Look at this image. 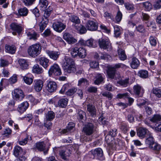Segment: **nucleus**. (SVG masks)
<instances>
[{
	"label": "nucleus",
	"mask_w": 161,
	"mask_h": 161,
	"mask_svg": "<svg viewBox=\"0 0 161 161\" xmlns=\"http://www.w3.org/2000/svg\"><path fill=\"white\" fill-rule=\"evenodd\" d=\"M62 67L64 72L67 73H74L76 71L74 61L67 56H65Z\"/></svg>",
	"instance_id": "nucleus-1"
},
{
	"label": "nucleus",
	"mask_w": 161,
	"mask_h": 161,
	"mask_svg": "<svg viewBox=\"0 0 161 161\" xmlns=\"http://www.w3.org/2000/svg\"><path fill=\"white\" fill-rule=\"evenodd\" d=\"M41 50L40 45L36 43L29 46L27 49V52L30 56L35 58L41 53Z\"/></svg>",
	"instance_id": "nucleus-2"
},
{
	"label": "nucleus",
	"mask_w": 161,
	"mask_h": 161,
	"mask_svg": "<svg viewBox=\"0 0 161 161\" xmlns=\"http://www.w3.org/2000/svg\"><path fill=\"white\" fill-rule=\"evenodd\" d=\"M59 155L63 159L66 160L71 153L72 150L69 147H62L58 148Z\"/></svg>",
	"instance_id": "nucleus-3"
},
{
	"label": "nucleus",
	"mask_w": 161,
	"mask_h": 161,
	"mask_svg": "<svg viewBox=\"0 0 161 161\" xmlns=\"http://www.w3.org/2000/svg\"><path fill=\"white\" fill-rule=\"evenodd\" d=\"M99 47L103 50H107L108 51H110L112 47L109 39L107 38L99 39L98 41Z\"/></svg>",
	"instance_id": "nucleus-4"
},
{
	"label": "nucleus",
	"mask_w": 161,
	"mask_h": 161,
	"mask_svg": "<svg viewBox=\"0 0 161 161\" xmlns=\"http://www.w3.org/2000/svg\"><path fill=\"white\" fill-rule=\"evenodd\" d=\"M51 13V10H48V8L45 11L44 14V18H43L42 20L39 24L40 30L41 32L43 31L46 27L48 23L47 18L50 15Z\"/></svg>",
	"instance_id": "nucleus-5"
},
{
	"label": "nucleus",
	"mask_w": 161,
	"mask_h": 161,
	"mask_svg": "<svg viewBox=\"0 0 161 161\" xmlns=\"http://www.w3.org/2000/svg\"><path fill=\"white\" fill-rule=\"evenodd\" d=\"M95 130V125L90 122L85 124L83 128V131L87 136H91Z\"/></svg>",
	"instance_id": "nucleus-6"
},
{
	"label": "nucleus",
	"mask_w": 161,
	"mask_h": 161,
	"mask_svg": "<svg viewBox=\"0 0 161 161\" xmlns=\"http://www.w3.org/2000/svg\"><path fill=\"white\" fill-rule=\"evenodd\" d=\"M62 74L60 68L58 64H54L51 66L48 70V74L49 76L52 75H60Z\"/></svg>",
	"instance_id": "nucleus-7"
},
{
	"label": "nucleus",
	"mask_w": 161,
	"mask_h": 161,
	"mask_svg": "<svg viewBox=\"0 0 161 161\" xmlns=\"http://www.w3.org/2000/svg\"><path fill=\"white\" fill-rule=\"evenodd\" d=\"M43 82L40 79L35 80L34 81L32 87L36 92H40L43 86Z\"/></svg>",
	"instance_id": "nucleus-8"
},
{
	"label": "nucleus",
	"mask_w": 161,
	"mask_h": 161,
	"mask_svg": "<svg viewBox=\"0 0 161 161\" xmlns=\"http://www.w3.org/2000/svg\"><path fill=\"white\" fill-rule=\"evenodd\" d=\"M22 153V149L21 147L17 146L14 148V154L16 157H19V158L17 159L18 161H19L18 160L22 161L25 159V156H20Z\"/></svg>",
	"instance_id": "nucleus-9"
},
{
	"label": "nucleus",
	"mask_w": 161,
	"mask_h": 161,
	"mask_svg": "<svg viewBox=\"0 0 161 161\" xmlns=\"http://www.w3.org/2000/svg\"><path fill=\"white\" fill-rule=\"evenodd\" d=\"M53 27L55 31L61 32L65 29L66 25L61 22L58 21L54 23L53 25Z\"/></svg>",
	"instance_id": "nucleus-10"
},
{
	"label": "nucleus",
	"mask_w": 161,
	"mask_h": 161,
	"mask_svg": "<svg viewBox=\"0 0 161 161\" xmlns=\"http://www.w3.org/2000/svg\"><path fill=\"white\" fill-rule=\"evenodd\" d=\"M85 26L88 30L91 31H96L98 28L97 23L92 20H88L87 21Z\"/></svg>",
	"instance_id": "nucleus-11"
},
{
	"label": "nucleus",
	"mask_w": 161,
	"mask_h": 161,
	"mask_svg": "<svg viewBox=\"0 0 161 161\" xmlns=\"http://www.w3.org/2000/svg\"><path fill=\"white\" fill-rule=\"evenodd\" d=\"M133 89V92L136 96L138 97H141L142 96L144 91L141 86L137 84L134 86Z\"/></svg>",
	"instance_id": "nucleus-12"
},
{
	"label": "nucleus",
	"mask_w": 161,
	"mask_h": 161,
	"mask_svg": "<svg viewBox=\"0 0 161 161\" xmlns=\"http://www.w3.org/2000/svg\"><path fill=\"white\" fill-rule=\"evenodd\" d=\"M36 61L45 69H46L49 65V60L44 57L38 58L36 59Z\"/></svg>",
	"instance_id": "nucleus-13"
},
{
	"label": "nucleus",
	"mask_w": 161,
	"mask_h": 161,
	"mask_svg": "<svg viewBox=\"0 0 161 161\" xmlns=\"http://www.w3.org/2000/svg\"><path fill=\"white\" fill-rule=\"evenodd\" d=\"M13 95L14 97L17 100L20 101L22 100L25 96L22 91L19 89H16L14 90Z\"/></svg>",
	"instance_id": "nucleus-14"
},
{
	"label": "nucleus",
	"mask_w": 161,
	"mask_h": 161,
	"mask_svg": "<svg viewBox=\"0 0 161 161\" xmlns=\"http://www.w3.org/2000/svg\"><path fill=\"white\" fill-rule=\"evenodd\" d=\"M26 33L29 39L30 40L36 41L40 36L39 34L34 30L27 31Z\"/></svg>",
	"instance_id": "nucleus-15"
},
{
	"label": "nucleus",
	"mask_w": 161,
	"mask_h": 161,
	"mask_svg": "<svg viewBox=\"0 0 161 161\" xmlns=\"http://www.w3.org/2000/svg\"><path fill=\"white\" fill-rule=\"evenodd\" d=\"M46 86L47 90L50 92H55L57 87V84L55 82L53 81H49L47 82Z\"/></svg>",
	"instance_id": "nucleus-16"
},
{
	"label": "nucleus",
	"mask_w": 161,
	"mask_h": 161,
	"mask_svg": "<svg viewBox=\"0 0 161 161\" xmlns=\"http://www.w3.org/2000/svg\"><path fill=\"white\" fill-rule=\"evenodd\" d=\"M94 157L99 160L103 159V153L102 149L100 148L95 149L92 152Z\"/></svg>",
	"instance_id": "nucleus-17"
},
{
	"label": "nucleus",
	"mask_w": 161,
	"mask_h": 161,
	"mask_svg": "<svg viewBox=\"0 0 161 161\" xmlns=\"http://www.w3.org/2000/svg\"><path fill=\"white\" fill-rule=\"evenodd\" d=\"M151 133L148 130L145 128L140 127L137 130V135L140 137L144 138L146 134L149 135Z\"/></svg>",
	"instance_id": "nucleus-18"
},
{
	"label": "nucleus",
	"mask_w": 161,
	"mask_h": 161,
	"mask_svg": "<svg viewBox=\"0 0 161 161\" xmlns=\"http://www.w3.org/2000/svg\"><path fill=\"white\" fill-rule=\"evenodd\" d=\"M10 27L11 29L13 31H15V32H12V33L14 35H16V32L19 34L22 31V27L17 23H11L10 25Z\"/></svg>",
	"instance_id": "nucleus-19"
},
{
	"label": "nucleus",
	"mask_w": 161,
	"mask_h": 161,
	"mask_svg": "<svg viewBox=\"0 0 161 161\" xmlns=\"http://www.w3.org/2000/svg\"><path fill=\"white\" fill-rule=\"evenodd\" d=\"M29 106V103L26 101L24 102L19 105L17 110L19 113L22 114L26 110Z\"/></svg>",
	"instance_id": "nucleus-20"
},
{
	"label": "nucleus",
	"mask_w": 161,
	"mask_h": 161,
	"mask_svg": "<svg viewBox=\"0 0 161 161\" xmlns=\"http://www.w3.org/2000/svg\"><path fill=\"white\" fill-rule=\"evenodd\" d=\"M63 37L64 39L69 44H73L77 42L76 40L70 34L68 33H64L63 35Z\"/></svg>",
	"instance_id": "nucleus-21"
},
{
	"label": "nucleus",
	"mask_w": 161,
	"mask_h": 161,
	"mask_svg": "<svg viewBox=\"0 0 161 161\" xmlns=\"http://www.w3.org/2000/svg\"><path fill=\"white\" fill-rule=\"evenodd\" d=\"M46 53L51 58L54 60H57L60 54L59 52L56 51L47 50L46 51Z\"/></svg>",
	"instance_id": "nucleus-22"
},
{
	"label": "nucleus",
	"mask_w": 161,
	"mask_h": 161,
	"mask_svg": "<svg viewBox=\"0 0 161 161\" xmlns=\"http://www.w3.org/2000/svg\"><path fill=\"white\" fill-rule=\"evenodd\" d=\"M149 148L155 154H159L161 150V146L157 143L155 142Z\"/></svg>",
	"instance_id": "nucleus-23"
},
{
	"label": "nucleus",
	"mask_w": 161,
	"mask_h": 161,
	"mask_svg": "<svg viewBox=\"0 0 161 161\" xmlns=\"http://www.w3.org/2000/svg\"><path fill=\"white\" fill-rule=\"evenodd\" d=\"M140 64V61L137 58L135 57L132 58L130 63V66L132 69H137L139 66Z\"/></svg>",
	"instance_id": "nucleus-24"
},
{
	"label": "nucleus",
	"mask_w": 161,
	"mask_h": 161,
	"mask_svg": "<svg viewBox=\"0 0 161 161\" xmlns=\"http://www.w3.org/2000/svg\"><path fill=\"white\" fill-rule=\"evenodd\" d=\"M16 48L15 46L14 45H6L5 47V51L8 53L13 54H14L16 51Z\"/></svg>",
	"instance_id": "nucleus-25"
},
{
	"label": "nucleus",
	"mask_w": 161,
	"mask_h": 161,
	"mask_svg": "<svg viewBox=\"0 0 161 161\" xmlns=\"http://www.w3.org/2000/svg\"><path fill=\"white\" fill-rule=\"evenodd\" d=\"M75 126V124L73 122H70L67 126V128L64 129L62 131V133L63 134H68L71 130L74 128Z\"/></svg>",
	"instance_id": "nucleus-26"
},
{
	"label": "nucleus",
	"mask_w": 161,
	"mask_h": 161,
	"mask_svg": "<svg viewBox=\"0 0 161 161\" xmlns=\"http://www.w3.org/2000/svg\"><path fill=\"white\" fill-rule=\"evenodd\" d=\"M87 111L89 112L91 116H93L96 115V109L95 106L91 104L87 105Z\"/></svg>",
	"instance_id": "nucleus-27"
},
{
	"label": "nucleus",
	"mask_w": 161,
	"mask_h": 161,
	"mask_svg": "<svg viewBox=\"0 0 161 161\" xmlns=\"http://www.w3.org/2000/svg\"><path fill=\"white\" fill-rule=\"evenodd\" d=\"M86 46L90 47H96L97 46V42L92 38L86 41Z\"/></svg>",
	"instance_id": "nucleus-28"
},
{
	"label": "nucleus",
	"mask_w": 161,
	"mask_h": 161,
	"mask_svg": "<svg viewBox=\"0 0 161 161\" xmlns=\"http://www.w3.org/2000/svg\"><path fill=\"white\" fill-rule=\"evenodd\" d=\"M148 135L149 136L146 140L145 143L148 146L149 148L155 142L151 133L149 134Z\"/></svg>",
	"instance_id": "nucleus-29"
},
{
	"label": "nucleus",
	"mask_w": 161,
	"mask_h": 161,
	"mask_svg": "<svg viewBox=\"0 0 161 161\" xmlns=\"http://www.w3.org/2000/svg\"><path fill=\"white\" fill-rule=\"evenodd\" d=\"M68 99L66 98H63L60 99L58 102V105L59 107L65 108L67 106Z\"/></svg>",
	"instance_id": "nucleus-30"
},
{
	"label": "nucleus",
	"mask_w": 161,
	"mask_h": 161,
	"mask_svg": "<svg viewBox=\"0 0 161 161\" xmlns=\"http://www.w3.org/2000/svg\"><path fill=\"white\" fill-rule=\"evenodd\" d=\"M116 70L114 68L110 67L108 68L107 73L108 77L111 79L114 78Z\"/></svg>",
	"instance_id": "nucleus-31"
},
{
	"label": "nucleus",
	"mask_w": 161,
	"mask_h": 161,
	"mask_svg": "<svg viewBox=\"0 0 161 161\" xmlns=\"http://www.w3.org/2000/svg\"><path fill=\"white\" fill-rule=\"evenodd\" d=\"M75 29L77 30L78 33L80 34H84L87 31V29L84 26L80 25L79 26H75Z\"/></svg>",
	"instance_id": "nucleus-32"
},
{
	"label": "nucleus",
	"mask_w": 161,
	"mask_h": 161,
	"mask_svg": "<svg viewBox=\"0 0 161 161\" xmlns=\"http://www.w3.org/2000/svg\"><path fill=\"white\" fill-rule=\"evenodd\" d=\"M118 54L119 58L120 60L124 61L127 58V56L125 53V51L121 49L118 50Z\"/></svg>",
	"instance_id": "nucleus-33"
},
{
	"label": "nucleus",
	"mask_w": 161,
	"mask_h": 161,
	"mask_svg": "<svg viewBox=\"0 0 161 161\" xmlns=\"http://www.w3.org/2000/svg\"><path fill=\"white\" fill-rule=\"evenodd\" d=\"M18 62L21 69H27L28 65L25 60L23 59H19L18 60Z\"/></svg>",
	"instance_id": "nucleus-34"
},
{
	"label": "nucleus",
	"mask_w": 161,
	"mask_h": 161,
	"mask_svg": "<svg viewBox=\"0 0 161 161\" xmlns=\"http://www.w3.org/2000/svg\"><path fill=\"white\" fill-rule=\"evenodd\" d=\"M55 114L53 111H49L47 113L46 115V121H51L54 118Z\"/></svg>",
	"instance_id": "nucleus-35"
},
{
	"label": "nucleus",
	"mask_w": 161,
	"mask_h": 161,
	"mask_svg": "<svg viewBox=\"0 0 161 161\" xmlns=\"http://www.w3.org/2000/svg\"><path fill=\"white\" fill-rule=\"evenodd\" d=\"M137 75L142 78L146 79L148 77V72L145 70H141L138 71Z\"/></svg>",
	"instance_id": "nucleus-36"
},
{
	"label": "nucleus",
	"mask_w": 161,
	"mask_h": 161,
	"mask_svg": "<svg viewBox=\"0 0 161 161\" xmlns=\"http://www.w3.org/2000/svg\"><path fill=\"white\" fill-rule=\"evenodd\" d=\"M78 56L81 58H84L86 56V50L83 47H80L78 48Z\"/></svg>",
	"instance_id": "nucleus-37"
},
{
	"label": "nucleus",
	"mask_w": 161,
	"mask_h": 161,
	"mask_svg": "<svg viewBox=\"0 0 161 161\" xmlns=\"http://www.w3.org/2000/svg\"><path fill=\"white\" fill-rule=\"evenodd\" d=\"M32 71L34 73L38 74H41L43 71L42 68L38 64H36L34 65Z\"/></svg>",
	"instance_id": "nucleus-38"
},
{
	"label": "nucleus",
	"mask_w": 161,
	"mask_h": 161,
	"mask_svg": "<svg viewBox=\"0 0 161 161\" xmlns=\"http://www.w3.org/2000/svg\"><path fill=\"white\" fill-rule=\"evenodd\" d=\"M103 77L101 74H97L96 76L94 83L96 85H99L103 81Z\"/></svg>",
	"instance_id": "nucleus-39"
},
{
	"label": "nucleus",
	"mask_w": 161,
	"mask_h": 161,
	"mask_svg": "<svg viewBox=\"0 0 161 161\" xmlns=\"http://www.w3.org/2000/svg\"><path fill=\"white\" fill-rule=\"evenodd\" d=\"M45 144L43 142L36 143L35 145V147L39 151H43L45 149Z\"/></svg>",
	"instance_id": "nucleus-40"
},
{
	"label": "nucleus",
	"mask_w": 161,
	"mask_h": 161,
	"mask_svg": "<svg viewBox=\"0 0 161 161\" xmlns=\"http://www.w3.org/2000/svg\"><path fill=\"white\" fill-rule=\"evenodd\" d=\"M31 140V138L29 136L26 135L25 137L21 140L19 141V144L21 145H24L27 143V142Z\"/></svg>",
	"instance_id": "nucleus-41"
},
{
	"label": "nucleus",
	"mask_w": 161,
	"mask_h": 161,
	"mask_svg": "<svg viewBox=\"0 0 161 161\" xmlns=\"http://www.w3.org/2000/svg\"><path fill=\"white\" fill-rule=\"evenodd\" d=\"M28 10L25 7L19 9L18 10L19 14L22 16H26L28 14Z\"/></svg>",
	"instance_id": "nucleus-42"
},
{
	"label": "nucleus",
	"mask_w": 161,
	"mask_h": 161,
	"mask_svg": "<svg viewBox=\"0 0 161 161\" xmlns=\"http://www.w3.org/2000/svg\"><path fill=\"white\" fill-rule=\"evenodd\" d=\"M114 36L115 37H117L121 34V27L117 25L114 26Z\"/></svg>",
	"instance_id": "nucleus-43"
},
{
	"label": "nucleus",
	"mask_w": 161,
	"mask_h": 161,
	"mask_svg": "<svg viewBox=\"0 0 161 161\" xmlns=\"http://www.w3.org/2000/svg\"><path fill=\"white\" fill-rule=\"evenodd\" d=\"M24 82L27 85H30L33 82V78L27 76H22Z\"/></svg>",
	"instance_id": "nucleus-44"
},
{
	"label": "nucleus",
	"mask_w": 161,
	"mask_h": 161,
	"mask_svg": "<svg viewBox=\"0 0 161 161\" xmlns=\"http://www.w3.org/2000/svg\"><path fill=\"white\" fill-rule=\"evenodd\" d=\"M78 47H73L70 50L71 55L73 57L75 58L78 56Z\"/></svg>",
	"instance_id": "nucleus-45"
},
{
	"label": "nucleus",
	"mask_w": 161,
	"mask_h": 161,
	"mask_svg": "<svg viewBox=\"0 0 161 161\" xmlns=\"http://www.w3.org/2000/svg\"><path fill=\"white\" fill-rule=\"evenodd\" d=\"M118 83L124 87H126L129 84V78H126L124 80H122L118 82Z\"/></svg>",
	"instance_id": "nucleus-46"
},
{
	"label": "nucleus",
	"mask_w": 161,
	"mask_h": 161,
	"mask_svg": "<svg viewBox=\"0 0 161 161\" xmlns=\"http://www.w3.org/2000/svg\"><path fill=\"white\" fill-rule=\"evenodd\" d=\"M150 120L153 123H158V122L161 120V116L159 114L154 115L150 119Z\"/></svg>",
	"instance_id": "nucleus-47"
},
{
	"label": "nucleus",
	"mask_w": 161,
	"mask_h": 161,
	"mask_svg": "<svg viewBox=\"0 0 161 161\" xmlns=\"http://www.w3.org/2000/svg\"><path fill=\"white\" fill-rule=\"evenodd\" d=\"M77 89L75 87H72L69 89L66 92V94L68 96H71L75 94L77 92Z\"/></svg>",
	"instance_id": "nucleus-48"
},
{
	"label": "nucleus",
	"mask_w": 161,
	"mask_h": 161,
	"mask_svg": "<svg viewBox=\"0 0 161 161\" xmlns=\"http://www.w3.org/2000/svg\"><path fill=\"white\" fill-rule=\"evenodd\" d=\"M137 105L139 107H141L143 105H145L146 104H148V102L145 101L143 99L141 98H138L137 99Z\"/></svg>",
	"instance_id": "nucleus-49"
},
{
	"label": "nucleus",
	"mask_w": 161,
	"mask_h": 161,
	"mask_svg": "<svg viewBox=\"0 0 161 161\" xmlns=\"http://www.w3.org/2000/svg\"><path fill=\"white\" fill-rule=\"evenodd\" d=\"M152 93L158 98L161 97V91L158 88H153L152 91Z\"/></svg>",
	"instance_id": "nucleus-50"
},
{
	"label": "nucleus",
	"mask_w": 161,
	"mask_h": 161,
	"mask_svg": "<svg viewBox=\"0 0 161 161\" xmlns=\"http://www.w3.org/2000/svg\"><path fill=\"white\" fill-rule=\"evenodd\" d=\"M69 19L72 22L76 24H79L80 22V19L79 18L75 15L71 16L70 17Z\"/></svg>",
	"instance_id": "nucleus-51"
},
{
	"label": "nucleus",
	"mask_w": 161,
	"mask_h": 161,
	"mask_svg": "<svg viewBox=\"0 0 161 161\" xmlns=\"http://www.w3.org/2000/svg\"><path fill=\"white\" fill-rule=\"evenodd\" d=\"M124 5L125 8L128 10L131 11L134 8V5L128 2L125 3Z\"/></svg>",
	"instance_id": "nucleus-52"
},
{
	"label": "nucleus",
	"mask_w": 161,
	"mask_h": 161,
	"mask_svg": "<svg viewBox=\"0 0 161 161\" xmlns=\"http://www.w3.org/2000/svg\"><path fill=\"white\" fill-rule=\"evenodd\" d=\"M120 129L124 133H125L128 130V127L126 124L122 123L120 125Z\"/></svg>",
	"instance_id": "nucleus-53"
},
{
	"label": "nucleus",
	"mask_w": 161,
	"mask_h": 161,
	"mask_svg": "<svg viewBox=\"0 0 161 161\" xmlns=\"http://www.w3.org/2000/svg\"><path fill=\"white\" fill-rule=\"evenodd\" d=\"M149 42L151 45L153 46H155L157 44V39L155 37L153 36H150L149 39Z\"/></svg>",
	"instance_id": "nucleus-54"
},
{
	"label": "nucleus",
	"mask_w": 161,
	"mask_h": 161,
	"mask_svg": "<svg viewBox=\"0 0 161 161\" xmlns=\"http://www.w3.org/2000/svg\"><path fill=\"white\" fill-rule=\"evenodd\" d=\"M8 4L9 3L7 0H0V5L3 8H7Z\"/></svg>",
	"instance_id": "nucleus-55"
},
{
	"label": "nucleus",
	"mask_w": 161,
	"mask_h": 161,
	"mask_svg": "<svg viewBox=\"0 0 161 161\" xmlns=\"http://www.w3.org/2000/svg\"><path fill=\"white\" fill-rule=\"evenodd\" d=\"M69 84H65L63 86L61 90L59 91V92L61 94H63L66 91L69 89Z\"/></svg>",
	"instance_id": "nucleus-56"
},
{
	"label": "nucleus",
	"mask_w": 161,
	"mask_h": 161,
	"mask_svg": "<svg viewBox=\"0 0 161 161\" xmlns=\"http://www.w3.org/2000/svg\"><path fill=\"white\" fill-rule=\"evenodd\" d=\"M136 30L140 33H143L145 31V29L143 25H140L136 27Z\"/></svg>",
	"instance_id": "nucleus-57"
},
{
	"label": "nucleus",
	"mask_w": 161,
	"mask_h": 161,
	"mask_svg": "<svg viewBox=\"0 0 161 161\" xmlns=\"http://www.w3.org/2000/svg\"><path fill=\"white\" fill-rule=\"evenodd\" d=\"M122 14L120 11H119L115 17V19L117 22H119L121 20L122 18Z\"/></svg>",
	"instance_id": "nucleus-58"
},
{
	"label": "nucleus",
	"mask_w": 161,
	"mask_h": 161,
	"mask_svg": "<svg viewBox=\"0 0 161 161\" xmlns=\"http://www.w3.org/2000/svg\"><path fill=\"white\" fill-rule=\"evenodd\" d=\"M102 95L104 97H106L109 100H110L113 97V95L112 94L108 92H104L102 93Z\"/></svg>",
	"instance_id": "nucleus-59"
},
{
	"label": "nucleus",
	"mask_w": 161,
	"mask_h": 161,
	"mask_svg": "<svg viewBox=\"0 0 161 161\" xmlns=\"http://www.w3.org/2000/svg\"><path fill=\"white\" fill-rule=\"evenodd\" d=\"M36 0H22L24 4L26 6L31 5Z\"/></svg>",
	"instance_id": "nucleus-60"
},
{
	"label": "nucleus",
	"mask_w": 161,
	"mask_h": 161,
	"mask_svg": "<svg viewBox=\"0 0 161 161\" xmlns=\"http://www.w3.org/2000/svg\"><path fill=\"white\" fill-rule=\"evenodd\" d=\"M17 81V76L16 75H14L9 79V82L10 83H14Z\"/></svg>",
	"instance_id": "nucleus-61"
},
{
	"label": "nucleus",
	"mask_w": 161,
	"mask_h": 161,
	"mask_svg": "<svg viewBox=\"0 0 161 161\" xmlns=\"http://www.w3.org/2000/svg\"><path fill=\"white\" fill-rule=\"evenodd\" d=\"M144 108L145 111L147 114L150 115L152 114L153 110L151 107L148 106H145Z\"/></svg>",
	"instance_id": "nucleus-62"
},
{
	"label": "nucleus",
	"mask_w": 161,
	"mask_h": 161,
	"mask_svg": "<svg viewBox=\"0 0 161 161\" xmlns=\"http://www.w3.org/2000/svg\"><path fill=\"white\" fill-rule=\"evenodd\" d=\"M79 14L80 15L83 16L85 18H90V15L86 11H84L82 10L79 11Z\"/></svg>",
	"instance_id": "nucleus-63"
},
{
	"label": "nucleus",
	"mask_w": 161,
	"mask_h": 161,
	"mask_svg": "<svg viewBox=\"0 0 161 161\" xmlns=\"http://www.w3.org/2000/svg\"><path fill=\"white\" fill-rule=\"evenodd\" d=\"M145 8L148 11L150 10L152 8V5L149 2H147L143 3Z\"/></svg>",
	"instance_id": "nucleus-64"
}]
</instances>
